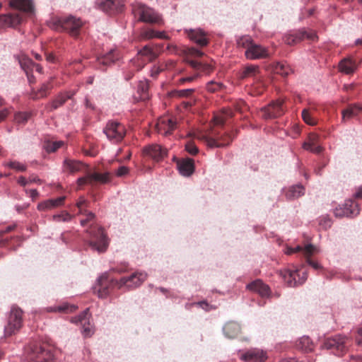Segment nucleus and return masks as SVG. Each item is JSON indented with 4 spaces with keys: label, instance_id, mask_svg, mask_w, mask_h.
Returning <instances> with one entry per match:
<instances>
[{
    "label": "nucleus",
    "instance_id": "c9c22d12",
    "mask_svg": "<svg viewBox=\"0 0 362 362\" xmlns=\"http://www.w3.org/2000/svg\"><path fill=\"white\" fill-rule=\"evenodd\" d=\"M259 73V66L257 65L246 66L240 74L241 78L255 77Z\"/></svg>",
    "mask_w": 362,
    "mask_h": 362
},
{
    "label": "nucleus",
    "instance_id": "f704fd0d",
    "mask_svg": "<svg viewBox=\"0 0 362 362\" xmlns=\"http://www.w3.org/2000/svg\"><path fill=\"white\" fill-rule=\"evenodd\" d=\"M139 57H144V62H148L156 58V53L148 45L144 46L138 52Z\"/></svg>",
    "mask_w": 362,
    "mask_h": 362
},
{
    "label": "nucleus",
    "instance_id": "ddd939ff",
    "mask_svg": "<svg viewBox=\"0 0 362 362\" xmlns=\"http://www.w3.org/2000/svg\"><path fill=\"white\" fill-rule=\"evenodd\" d=\"M245 55L247 59L255 60L267 58L269 54L267 48L265 47L253 43L245 50Z\"/></svg>",
    "mask_w": 362,
    "mask_h": 362
},
{
    "label": "nucleus",
    "instance_id": "e433bc0d",
    "mask_svg": "<svg viewBox=\"0 0 362 362\" xmlns=\"http://www.w3.org/2000/svg\"><path fill=\"white\" fill-rule=\"evenodd\" d=\"M359 112L358 104L350 105L347 109L342 111V119H349L358 115Z\"/></svg>",
    "mask_w": 362,
    "mask_h": 362
},
{
    "label": "nucleus",
    "instance_id": "2f4dec72",
    "mask_svg": "<svg viewBox=\"0 0 362 362\" xmlns=\"http://www.w3.org/2000/svg\"><path fill=\"white\" fill-rule=\"evenodd\" d=\"M75 94L74 92H66L65 93H60L58 96L52 102L51 108L52 110H56L59 107L64 105L68 99H71V97Z\"/></svg>",
    "mask_w": 362,
    "mask_h": 362
},
{
    "label": "nucleus",
    "instance_id": "5fc2aeb1",
    "mask_svg": "<svg viewBox=\"0 0 362 362\" xmlns=\"http://www.w3.org/2000/svg\"><path fill=\"white\" fill-rule=\"evenodd\" d=\"M194 89L193 88L178 90L175 92V95L180 98H187L189 96L190 94L194 92Z\"/></svg>",
    "mask_w": 362,
    "mask_h": 362
},
{
    "label": "nucleus",
    "instance_id": "0eeeda50",
    "mask_svg": "<svg viewBox=\"0 0 362 362\" xmlns=\"http://www.w3.org/2000/svg\"><path fill=\"white\" fill-rule=\"evenodd\" d=\"M317 38V37L315 31L302 29L286 34L284 36V41L288 45H294L305 39L315 41Z\"/></svg>",
    "mask_w": 362,
    "mask_h": 362
},
{
    "label": "nucleus",
    "instance_id": "cd10ccee",
    "mask_svg": "<svg viewBox=\"0 0 362 362\" xmlns=\"http://www.w3.org/2000/svg\"><path fill=\"white\" fill-rule=\"evenodd\" d=\"M357 69L356 64L350 58H344L339 63V69L346 74H353Z\"/></svg>",
    "mask_w": 362,
    "mask_h": 362
},
{
    "label": "nucleus",
    "instance_id": "0e129e2a",
    "mask_svg": "<svg viewBox=\"0 0 362 362\" xmlns=\"http://www.w3.org/2000/svg\"><path fill=\"white\" fill-rule=\"evenodd\" d=\"M77 183L80 186L86 185V184H91V182H90V181H89V174H88L87 175H86L84 177H79L77 180Z\"/></svg>",
    "mask_w": 362,
    "mask_h": 362
},
{
    "label": "nucleus",
    "instance_id": "a18cd8bd",
    "mask_svg": "<svg viewBox=\"0 0 362 362\" xmlns=\"http://www.w3.org/2000/svg\"><path fill=\"white\" fill-rule=\"evenodd\" d=\"M253 43V40L248 35L242 36L237 40L238 46L239 47H244L246 49L247 47H250V45H252Z\"/></svg>",
    "mask_w": 362,
    "mask_h": 362
},
{
    "label": "nucleus",
    "instance_id": "c85d7f7f",
    "mask_svg": "<svg viewBox=\"0 0 362 362\" xmlns=\"http://www.w3.org/2000/svg\"><path fill=\"white\" fill-rule=\"evenodd\" d=\"M223 332L230 339L235 338L240 333V326L235 322H229L224 325Z\"/></svg>",
    "mask_w": 362,
    "mask_h": 362
},
{
    "label": "nucleus",
    "instance_id": "ea45409f",
    "mask_svg": "<svg viewBox=\"0 0 362 362\" xmlns=\"http://www.w3.org/2000/svg\"><path fill=\"white\" fill-rule=\"evenodd\" d=\"M109 180V177L107 173H93L89 174V181L93 183V182H98L100 183H106Z\"/></svg>",
    "mask_w": 362,
    "mask_h": 362
},
{
    "label": "nucleus",
    "instance_id": "69168bd1",
    "mask_svg": "<svg viewBox=\"0 0 362 362\" xmlns=\"http://www.w3.org/2000/svg\"><path fill=\"white\" fill-rule=\"evenodd\" d=\"M187 62L194 69L199 70L201 66V62L196 60L187 59Z\"/></svg>",
    "mask_w": 362,
    "mask_h": 362
},
{
    "label": "nucleus",
    "instance_id": "e2e57ef3",
    "mask_svg": "<svg viewBox=\"0 0 362 362\" xmlns=\"http://www.w3.org/2000/svg\"><path fill=\"white\" fill-rule=\"evenodd\" d=\"M128 173H129V168L127 167L120 166L117 169V170L116 172V175L119 177H122V176L127 175Z\"/></svg>",
    "mask_w": 362,
    "mask_h": 362
},
{
    "label": "nucleus",
    "instance_id": "7ed1b4c3",
    "mask_svg": "<svg viewBox=\"0 0 362 362\" xmlns=\"http://www.w3.org/2000/svg\"><path fill=\"white\" fill-rule=\"evenodd\" d=\"M23 325V311L22 310L13 305L8 319V323L4 328V334L6 337L15 334L22 327Z\"/></svg>",
    "mask_w": 362,
    "mask_h": 362
},
{
    "label": "nucleus",
    "instance_id": "5701e85b",
    "mask_svg": "<svg viewBox=\"0 0 362 362\" xmlns=\"http://www.w3.org/2000/svg\"><path fill=\"white\" fill-rule=\"evenodd\" d=\"M9 5L12 8L28 13H33L34 9L31 0H9Z\"/></svg>",
    "mask_w": 362,
    "mask_h": 362
},
{
    "label": "nucleus",
    "instance_id": "338daca9",
    "mask_svg": "<svg viewBox=\"0 0 362 362\" xmlns=\"http://www.w3.org/2000/svg\"><path fill=\"white\" fill-rule=\"evenodd\" d=\"M318 140V136L315 134H312L309 135L308 141L306 143H311V146L316 145V143Z\"/></svg>",
    "mask_w": 362,
    "mask_h": 362
},
{
    "label": "nucleus",
    "instance_id": "4468645a",
    "mask_svg": "<svg viewBox=\"0 0 362 362\" xmlns=\"http://www.w3.org/2000/svg\"><path fill=\"white\" fill-rule=\"evenodd\" d=\"M245 362H265L267 359V353L259 349H250L240 356Z\"/></svg>",
    "mask_w": 362,
    "mask_h": 362
},
{
    "label": "nucleus",
    "instance_id": "37998d69",
    "mask_svg": "<svg viewBox=\"0 0 362 362\" xmlns=\"http://www.w3.org/2000/svg\"><path fill=\"white\" fill-rule=\"evenodd\" d=\"M4 166L13 169L18 172H24L27 170V165L17 160H11L4 164Z\"/></svg>",
    "mask_w": 362,
    "mask_h": 362
},
{
    "label": "nucleus",
    "instance_id": "603ef678",
    "mask_svg": "<svg viewBox=\"0 0 362 362\" xmlns=\"http://www.w3.org/2000/svg\"><path fill=\"white\" fill-rule=\"evenodd\" d=\"M302 117H303V119L304 120V122L310 125H314L316 123L315 119H313L311 117V115L308 110L305 109L302 111Z\"/></svg>",
    "mask_w": 362,
    "mask_h": 362
},
{
    "label": "nucleus",
    "instance_id": "680f3d73",
    "mask_svg": "<svg viewBox=\"0 0 362 362\" xmlns=\"http://www.w3.org/2000/svg\"><path fill=\"white\" fill-rule=\"evenodd\" d=\"M25 192L27 194H29L33 200H35L39 196V192H37V190L36 189H25Z\"/></svg>",
    "mask_w": 362,
    "mask_h": 362
},
{
    "label": "nucleus",
    "instance_id": "4c0bfd02",
    "mask_svg": "<svg viewBox=\"0 0 362 362\" xmlns=\"http://www.w3.org/2000/svg\"><path fill=\"white\" fill-rule=\"evenodd\" d=\"M315 250H303L304 252V258L305 259V262L311 266L313 269L317 270L321 268V266L320 264L315 261L313 256V252Z\"/></svg>",
    "mask_w": 362,
    "mask_h": 362
},
{
    "label": "nucleus",
    "instance_id": "c03bdc74",
    "mask_svg": "<svg viewBox=\"0 0 362 362\" xmlns=\"http://www.w3.org/2000/svg\"><path fill=\"white\" fill-rule=\"evenodd\" d=\"M318 223L322 228L327 230L332 226V221L328 215H322L319 217Z\"/></svg>",
    "mask_w": 362,
    "mask_h": 362
},
{
    "label": "nucleus",
    "instance_id": "f257e3e1",
    "mask_svg": "<svg viewBox=\"0 0 362 362\" xmlns=\"http://www.w3.org/2000/svg\"><path fill=\"white\" fill-rule=\"evenodd\" d=\"M351 344V340L349 337L337 334L325 339L322 344V348L331 350L334 354L341 356L346 353Z\"/></svg>",
    "mask_w": 362,
    "mask_h": 362
},
{
    "label": "nucleus",
    "instance_id": "aec40b11",
    "mask_svg": "<svg viewBox=\"0 0 362 362\" xmlns=\"http://www.w3.org/2000/svg\"><path fill=\"white\" fill-rule=\"evenodd\" d=\"M247 288L257 293L262 297H267L270 294L269 287L260 279H256L247 284Z\"/></svg>",
    "mask_w": 362,
    "mask_h": 362
},
{
    "label": "nucleus",
    "instance_id": "6e6d98bb",
    "mask_svg": "<svg viewBox=\"0 0 362 362\" xmlns=\"http://www.w3.org/2000/svg\"><path fill=\"white\" fill-rule=\"evenodd\" d=\"M141 36L144 39H153L156 36V30L153 29L144 30L141 32Z\"/></svg>",
    "mask_w": 362,
    "mask_h": 362
},
{
    "label": "nucleus",
    "instance_id": "1a4fd4ad",
    "mask_svg": "<svg viewBox=\"0 0 362 362\" xmlns=\"http://www.w3.org/2000/svg\"><path fill=\"white\" fill-rule=\"evenodd\" d=\"M283 100H277L272 101L268 105L260 109V116L265 119H274L279 117L284 113V107L283 106Z\"/></svg>",
    "mask_w": 362,
    "mask_h": 362
},
{
    "label": "nucleus",
    "instance_id": "bf43d9fd",
    "mask_svg": "<svg viewBox=\"0 0 362 362\" xmlns=\"http://www.w3.org/2000/svg\"><path fill=\"white\" fill-rule=\"evenodd\" d=\"M187 54L189 55L193 56V57H202L204 55V52L201 50L195 48V47H190L187 49Z\"/></svg>",
    "mask_w": 362,
    "mask_h": 362
},
{
    "label": "nucleus",
    "instance_id": "c756f323",
    "mask_svg": "<svg viewBox=\"0 0 362 362\" xmlns=\"http://www.w3.org/2000/svg\"><path fill=\"white\" fill-rule=\"evenodd\" d=\"M64 167L69 173H73L83 170L86 165L78 160L66 159L64 162Z\"/></svg>",
    "mask_w": 362,
    "mask_h": 362
},
{
    "label": "nucleus",
    "instance_id": "774afa93",
    "mask_svg": "<svg viewBox=\"0 0 362 362\" xmlns=\"http://www.w3.org/2000/svg\"><path fill=\"white\" fill-rule=\"evenodd\" d=\"M199 70L204 73H209L211 70V66L208 64L201 63V66Z\"/></svg>",
    "mask_w": 362,
    "mask_h": 362
},
{
    "label": "nucleus",
    "instance_id": "f8f14e48",
    "mask_svg": "<svg viewBox=\"0 0 362 362\" xmlns=\"http://www.w3.org/2000/svg\"><path fill=\"white\" fill-rule=\"evenodd\" d=\"M87 232L94 238L93 241L94 249H100V247H107L108 246V238L104 233L102 228L91 226Z\"/></svg>",
    "mask_w": 362,
    "mask_h": 362
},
{
    "label": "nucleus",
    "instance_id": "bb28decb",
    "mask_svg": "<svg viewBox=\"0 0 362 362\" xmlns=\"http://www.w3.org/2000/svg\"><path fill=\"white\" fill-rule=\"evenodd\" d=\"M21 22L19 14H4L0 16V23L6 26L15 28Z\"/></svg>",
    "mask_w": 362,
    "mask_h": 362
},
{
    "label": "nucleus",
    "instance_id": "8fccbe9b",
    "mask_svg": "<svg viewBox=\"0 0 362 362\" xmlns=\"http://www.w3.org/2000/svg\"><path fill=\"white\" fill-rule=\"evenodd\" d=\"M223 85L219 82H215L214 81H211L206 84V89L210 92H216L217 90H221L223 88Z\"/></svg>",
    "mask_w": 362,
    "mask_h": 362
},
{
    "label": "nucleus",
    "instance_id": "423d86ee",
    "mask_svg": "<svg viewBox=\"0 0 362 362\" xmlns=\"http://www.w3.org/2000/svg\"><path fill=\"white\" fill-rule=\"evenodd\" d=\"M116 281L110 279L107 273L102 274L93 288L94 293L97 294L99 298H106L113 287L117 286Z\"/></svg>",
    "mask_w": 362,
    "mask_h": 362
},
{
    "label": "nucleus",
    "instance_id": "052dcab7",
    "mask_svg": "<svg viewBox=\"0 0 362 362\" xmlns=\"http://www.w3.org/2000/svg\"><path fill=\"white\" fill-rule=\"evenodd\" d=\"M78 209H81V207L86 206L87 207L88 205V202L83 197H81L76 204Z\"/></svg>",
    "mask_w": 362,
    "mask_h": 362
},
{
    "label": "nucleus",
    "instance_id": "b1692460",
    "mask_svg": "<svg viewBox=\"0 0 362 362\" xmlns=\"http://www.w3.org/2000/svg\"><path fill=\"white\" fill-rule=\"evenodd\" d=\"M203 139L206 142V144L211 148L223 147L230 144L232 141L230 136H226L225 137L218 136L216 139L203 136Z\"/></svg>",
    "mask_w": 362,
    "mask_h": 362
},
{
    "label": "nucleus",
    "instance_id": "412c9836",
    "mask_svg": "<svg viewBox=\"0 0 362 362\" xmlns=\"http://www.w3.org/2000/svg\"><path fill=\"white\" fill-rule=\"evenodd\" d=\"M187 35L192 41L201 47L208 45L209 41L206 37V33L201 29H190Z\"/></svg>",
    "mask_w": 362,
    "mask_h": 362
},
{
    "label": "nucleus",
    "instance_id": "13d9d810",
    "mask_svg": "<svg viewBox=\"0 0 362 362\" xmlns=\"http://www.w3.org/2000/svg\"><path fill=\"white\" fill-rule=\"evenodd\" d=\"M86 218L85 219H82L80 221V223L82 226H86L88 222L94 220L95 216L93 212H88L86 214Z\"/></svg>",
    "mask_w": 362,
    "mask_h": 362
},
{
    "label": "nucleus",
    "instance_id": "20e7f679",
    "mask_svg": "<svg viewBox=\"0 0 362 362\" xmlns=\"http://www.w3.org/2000/svg\"><path fill=\"white\" fill-rule=\"evenodd\" d=\"M107 138L113 143L121 141L126 134L124 126L117 121H109L103 129Z\"/></svg>",
    "mask_w": 362,
    "mask_h": 362
},
{
    "label": "nucleus",
    "instance_id": "4be33fe9",
    "mask_svg": "<svg viewBox=\"0 0 362 362\" xmlns=\"http://www.w3.org/2000/svg\"><path fill=\"white\" fill-rule=\"evenodd\" d=\"M176 127V122L169 118H162L157 124L158 131L165 136L170 135Z\"/></svg>",
    "mask_w": 362,
    "mask_h": 362
},
{
    "label": "nucleus",
    "instance_id": "a878e982",
    "mask_svg": "<svg viewBox=\"0 0 362 362\" xmlns=\"http://www.w3.org/2000/svg\"><path fill=\"white\" fill-rule=\"evenodd\" d=\"M177 169L182 176H190L194 170L193 160L192 159H187L178 161Z\"/></svg>",
    "mask_w": 362,
    "mask_h": 362
},
{
    "label": "nucleus",
    "instance_id": "a211bd4d",
    "mask_svg": "<svg viewBox=\"0 0 362 362\" xmlns=\"http://www.w3.org/2000/svg\"><path fill=\"white\" fill-rule=\"evenodd\" d=\"M117 59V51L112 49L107 53L97 57V66L99 69L105 70L107 66L113 64Z\"/></svg>",
    "mask_w": 362,
    "mask_h": 362
},
{
    "label": "nucleus",
    "instance_id": "4d7b16f0",
    "mask_svg": "<svg viewBox=\"0 0 362 362\" xmlns=\"http://www.w3.org/2000/svg\"><path fill=\"white\" fill-rule=\"evenodd\" d=\"M185 149L189 153L192 155H195L198 153L197 147L191 142H189L185 145Z\"/></svg>",
    "mask_w": 362,
    "mask_h": 362
},
{
    "label": "nucleus",
    "instance_id": "6e6552de",
    "mask_svg": "<svg viewBox=\"0 0 362 362\" xmlns=\"http://www.w3.org/2000/svg\"><path fill=\"white\" fill-rule=\"evenodd\" d=\"M136 16H138L139 21L148 23H160L162 19L160 16L151 8L145 5H139L134 8Z\"/></svg>",
    "mask_w": 362,
    "mask_h": 362
},
{
    "label": "nucleus",
    "instance_id": "393cba45",
    "mask_svg": "<svg viewBox=\"0 0 362 362\" xmlns=\"http://www.w3.org/2000/svg\"><path fill=\"white\" fill-rule=\"evenodd\" d=\"M65 197H60L57 199H50L40 202L37 209L38 211H47L63 204Z\"/></svg>",
    "mask_w": 362,
    "mask_h": 362
},
{
    "label": "nucleus",
    "instance_id": "58836bf2",
    "mask_svg": "<svg viewBox=\"0 0 362 362\" xmlns=\"http://www.w3.org/2000/svg\"><path fill=\"white\" fill-rule=\"evenodd\" d=\"M19 64L22 69H23L27 74H28L29 71H33L34 62L30 58L22 56L19 59Z\"/></svg>",
    "mask_w": 362,
    "mask_h": 362
},
{
    "label": "nucleus",
    "instance_id": "09e8293b",
    "mask_svg": "<svg viewBox=\"0 0 362 362\" xmlns=\"http://www.w3.org/2000/svg\"><path fill=\"white\" fill-rule=\"evenodd\" d=\"M30 114L28 112H17L15 114L14 119L15 121L18 123H25L28 121V118L30 117Z\"/></svg>",
    "mask_w": 362,
    "mask_h": 362
},
{
    "label": "nucleus",
    "instance_id": "dca6fc26",
    "mask_svg": "<svg viewBox=\"0 0 362 362\" xmlns=\"http://www.w3.org/2000/svg\"><path fill=\"white\" fill-rule=\"evenodd\" d=\"M81 26L82 22L81 19L76 18L74 16L67 17L62 21V28L72 36L78 35Z\"/></svg>",
    "mask_w": 362,
    "mask_h": 362
},
{
    "label": "nucleus",
    "instance_id": "3c124183",
    "mask_svg": "<svg viewBox=\"0 0 362 362\" xmlns=\"http://www.w3.org/2000/svg\"><path fill=\"white\" fill-rule=\"evenodd\" d=\"M303 148L305 150L309 151L314 153H320L322 151V148L319 145H315L311 146V143H303Z\"/></svg>",
    "mask_w": 362,
    "mask_h": 362
},
{
    "label": "nucleus",
    "instance_id": "72a5a7b5",
    "mask_svg": "<svg viewBox=\"0 0 362 362\" xmlns=\"http://www.w3.org/2000/svg\"><path fill=\"white\" fill-rule=\"evenodd\" d=\"M305 193V188L301 185H296L291 187L286 192V198L293 199L300 197Z\"/></svg>",
    "mask_w": 362,
    "mask_h": 362
},
{
    "label": "nucleus",
    "instance_id": "f03ea898",
    "mask_svg": "<svg viewBox=\"0 0 362 362\" xmlns=\"http://www.w3.org/2000/svg\"><path fill=\"white\" fill-rule=\"evenodd\" d=\"M28 360L33 362H53L54 355L47 345L32 344L27 348Z\"/></svg>",
    "mask_w": 362,
    "mask_h": 362
},
{
    "label": "nucleus",
    "instance_id": "7c9ffc66",
    "mask_svg": "<svg viewBox=\"0 0 362 362\" xmlns=\"http://www.w3.org/2000/svg\"><path fill=\"white\" fill-rule=\"evenodd\" d=\"M296 347L303 352H310L314 349V344L308 337L304 336L298 340Z\"/></svg>",
    "mask_w": 362,
    "mask_h": 362
},
{
    "label": "nucleus",
    "instance_id": "79ce46f5",
    "mask_svg": "<svg viewBox=\"0 0 362 362\" xmlns=\"http://www.w3.org/2000/svg\"><path fill=\"white\" fill-rule=\"evenodd\" d=\"M64 145L62 141H47L44 144V148L48 153H52L61 148Z\"/></svg>",
    "mask_w": 362,
    "mask_h": 362
},
{
    "label": "nucleus",
    "instance_id": "f3484780",
    "mask_svg": "<svg viewBox=\"0 0 362 362\" xmlns=\"http://www.w3.org/2000/svg\"><path fill=\"white\" fill-rule=\"evenodd\" d=\"M99 8L110 14L121 12L124 0H99Z\"/></svg>",
    "mask_w": 362,
    "mask_h": 362
},
{
    "label": "nucleus",
    "instance_id": "473e14b6",
    "mask_svg": "<svg viewBox=\"0 0 362 362\" xmlns=\"http://www.w3.org/2000/svg\"><path fill=\"white\" fill-rule=\"evenodd\" d=\"M77 307L74 305H70L64 303L59 305L50 306L46 308V310L50 312H58V313H73L76 310Z\"/></svg>",
    "mask_w": 362,
    "mask_h": 362
},
{
    "label": "nucleus",
    "instance_id": "2eb2a0df",
    "mask_svg": "<svg viewBox=\"0 0 362 362\" xmlns=\"http://www.w3.org/2000/svg\"><path fill=\"white\" fill-rule=\"evenodd\" d=\"M144 153L155 161H160L167 156V149L158 144H151L143 150Z\"/></svg>",
    "mask_w": 362,
    "mask_h": 362
},
{
    "label": "nucleus",
    "instance_id": "a19ab883",
    "mask_svg": "<svg viewBox=\"0 0 362 362\" xmlns=\"http://www.w3.org/2000/svg\"><path fill=\"white\" fill-rule=\"evenodd\" d=\"M73 218L66 211H63L60 214H54L52 216V220L54 222H69Z\"/></svg>",
    "mask_w": 362,
    "mask_h": 362
},
{
    "label": "nucleus",
    "instance_id": "49530a36",
    "mask_svg": "<svg viewBox=\"0 0 362 362\" xmlns=\"http://www.w3.org/2000/svg\"><path fill=\"white\" fill-rule=\"evenodd\" d=\"M138 92L141 93V98L142 99H146L147 98V93L148 90V86L146 81H140L138 87Z\"/></svg>",
    "mask_w": 362,
    "mask_h": 362
},
{
    "label": "nucleus",
    "instance_id": "864d4df0",
    "mask_svg": "<svg viewBox=\"0 0 362 362\" xmlns=\"http://www.w3.org/2000/svg\"><path fill=\"white\" fill-rule=\"evenodd\" d=\"M51 88L49 83H44L41 86L35 98H40L47 96V91Z\"/></svg>",
    "mask_w": 362,
    "mask_h": 362
},
{
    "label": "nucleus",
    "instance_id": "de8ad7c7",
    "mask_svg": "<svg viewBox=\"0 0 362 362\" xmlns=\"http://www.w3.org/2000/svg\"><path fill=\"white\" fill-rule=\"evenodd\" d=\"M275 69L278 74L284 76H288L291 71V69L287 65L280 62L277 63Z\"/></svg>",
    "mask_w": 362,
    "mask_h": 362
},
{
    "label": "nucleus",
    "instance_id": "9b49d317",
    "mask_svg": "<svg viewBox=\"0 0 362 362\" xmlns=\"http://www.w3.org/2000/svg\"><path fill=\"white\" fill-rule=\"evenodd\" d=\"M360 211L358 205L351 199L346 200L345 202L336 207L334 210V214L336 217H354Z\"/></svg>",
    "mask_w": 362,
    "mask_h": 362
},
{
    "label": "nucleus",
    "instance_id": "6ab92c4d",
    "mask_svg": "<svg viewBox=\"0 0 362 362\" xmlns=\"http://www.w3.org/2000/svg\"><path fill=\"white\" fill-rule=\"evenodd\" d=\"M88 309H86L81 315L72 318L71 322L74 323H80L83 327V334L86 336H90L93 334V329L89 323V318L88 317Z\"/></svg>",
    "mask_w": 362,
    "mask_h": 362
},
{
    "label": "nucleus",
    "instance_id": "39448f33",
    "mask_svg": "<svg viewBox=\"0 0 362 362\" xmlns=\"http://www.w3.org/2000/svg\"><path fill=\"white\" fill-rule=\"evenodd\" d=\"M146 278V273L143 272H135L129 276L122 277L119 280L116 281L115 284H117V287L118 288H134L141 286Z\"/></svg>",
    "mask_w": 362,
    "mask_h": 362
},
{
    "label": "nucleus",
    "instance_id": "9d476101",
    "mask_svg": "<svg viewBox=\"0 0 362 362\" xmlns=\"http://www.w3.org/2000/svg\"><path fill=\"white\" fill-rule=\"evenodd\" d=\"M280 275L288 286H296L302 284L307 279V273L302 270L291 271L285 269L281 271Z\"/></svg>",
    "mask_w": 362,
    "mask_h": 362
}]
</instances>
